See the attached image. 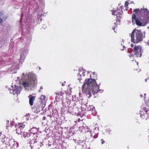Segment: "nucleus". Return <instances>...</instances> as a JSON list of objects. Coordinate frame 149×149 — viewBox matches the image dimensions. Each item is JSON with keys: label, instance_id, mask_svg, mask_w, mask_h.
Instances as JSON below:
<instances>
[{"label": "nucleus", "instance_id": "nucleus-1", "mask_svg": "<svg viewBox=\"0 0 149 149\" xmlns=\"http://www.w3.org/2000/svg\"><path fill=\"white\" fill-rule=\"evenodd\" d=\"M132 15V21L133 24H135L139 26L142 25V23H148L149 21V11L146 8H136L133 10Z\"/></svg>", "mask_w": 149, "mask_h": 149}, {"label": "nucleus", "instance_id": "nucleus-2", "mask_svg": "<svg viewBox=\"0 0 149 149\" xmlns=\"http://www.w3.org/2000/svg\"><path fill=\"white\" fill-rule=\"evenodd\" d=\"M145 33L142 32L141 30L134 29L130 35L131 42L137 43L142 41L145 37Z\"/></svg>", "mask_w": 149, "mask_h": 149}, {"label": "nucleus", "instance_id": "nucleus-3", "mask_svg": "<svg viewBox=\"0 0 149 149\" xmlns=\"http://www.w3.org/2000/svg\"><path fill=\"white\" fill-rule=\"evenodd\" d=\"M37 83V79L34 76H31L30 77L25 79L21 83V84L24 88L33 87L36 85Z\"/></svg>", "mask_w": 149, "mask_h": 149}, {"label": "nucleus", "instance_id": "nucleus-4", "mask_svg": "<svg viewBox=\"0 0 149 149\" xmlns=\"http://www.w3.org/2000/svg\"><path fill=\"white\" fill-rule=\"evenodd\" d=\"M86 83L88 85H90L92 90V93L93 94L98 92L101 93L102 92L101 90L99 89V86L95 79H93L92 78L87 79Z\"/></svg>", "mask_w": 149, "mask_h": 149}, {"label": "nucleus", "instance_id": "nucleus-5", "mask_svg": "<svg viewBox=\"0 0 149 149\" xmlns=\"http://www.w3.org/2000/svg\"><path fill=\"white\" fill-rule=\"evenodd\" d=\"M87 79L86 80L85 82L82 86V91L84 93L86 94L88 97L90 98L92 96V88L90 85H88L87 84Z\"/></svg>", "mask_w": 149, "mask_h": 149}, {"label": "nucleus", "instance_id": "nucleus-6", "mask_svg": "<svg viewBox=\"0 0 149 149\" xmlns=\"http://www.w3.org/2000/svg\"><path fill=\"white\" fill-rule=\"evenodd\" d=\"M45 106L44 102L42 103L40 102H37L34 105L32 110L34 112L38 113L43 109Z\"/></svg>", "mask_w": 149, "mask_h": 149}, {"label": "nucleus", "instance_id": "nucleus-7", "mask_svg": "<svg viewBox=\"0 0 149 149\" xmlns=\"http://www.w3.org/2000/svg\"><path fill=\"white\" fill-rule=\"evenodd\" d=\"M132 52L135 56L136 57H140L143 51L142 47L139 45H135L134 47Z\"/></svg>", "mask_w": 149, "mask_h": 149}, {"label": "nucleus", "instance_id": "nucleus-8", "mask_svg": "<svg viewBox=\"0 0 149 149\" xmlns=\"http://www.w3.org/2000/svg\"><path fill=\"white\" fill-rule=\"evenodd\" d=\"M12 86V89L10 90V93L13 95H18L19 93L21 90V88L20 86L15 85L14 87Z\"/></svg>", "mask_w": 149, "mask_h": 149}, {"label": "nucleus", "instance_id": "nucleus-9", "mask_svg": "<svg viewBox=\"0 0 149 149\" xmlns=\"http://www.w3.org/2000/svg\"><path fill=\"white\" fill-rule=\"evenodd\" d=\"M112 15H116V16L117 19H120L122 17V14L123 13V11L121 9H117L115 10H112Z\"/></svg>", "mask_w": 149, "mask_h": 149}, {"label": "nucleus", "instance_id": "nucleus-10", "mask_svg": "<svg viewBox=\"0 0 149 149\" xmlns=\"http://www.w3.org/2000/svg\"><path fill=\"white\" fill-rule=\"evenodd\" d=\"M141 117L143 119L147 120L149 118V110H144L141 113Z\"/></svg>", "mask_w": 149, "mask_h": 149}, {"label": "nucleus", "instance_id": "nucleus-11", "mask_svg": "<svg viewBox=\"0 0 149 149\" xmlns=\"http://www.w3.org/2000/svg\"><path fill=\"white\" fill-rule=\"evenodd\" d=\"M56 101H59L60 100H62L63 98V95L64 93L62 92H58L56 93Z\"/></svg>", "mask_w": 149, "mask_h": 149}, {"label": "nucleus", "instance_id": "nucleus-12", "mask_svg": "<svg viewBox=\"0 0 149 149\" xmlns=\"http://www.w3.org/2000/svg\"><path fill=\"white\" fill-rule=\"evenodd\" d=\"M9 140L8 146L13 147L15 143L14 139L11 138H9Z\"/></svg>", "mask_w": 149, "mask_h": 149}, {"label": "nucleus", "instance_id": "nucleus-13", "mask_svg": "<svg viewBox=\"0 0 149 149\" xmlns=\"http://www.w3.org/2000/svg\"><path fill=\"white\" fill-rule=\"evenodd\" d=\"M30 97L29 100V103L31 106H32L34 101L35 100V97L33 96H32L31 95H30L29 96Z\"/></svg>", "mask_w": 149, "mask_h": 149}, {"label": "nucleus", "instance_id": "nucleus-14", "mask_svg": "<svg viewBox=\"0 0 149 149\" xmlns=\"http://www.w3.org/2000/svg\"><path fill=\"white\" fill-rule=\"evenodd\" d=\"M8 140H9V138L6 137H5L2 139L1 140V141L3 144H6V145L8 146Z\"/></svg>", "mask_w": 149, "mask_h": 149}, {"label": "nucleus", "instance_id": "nucleus-15", "mask_svg": "<svg viewBox=\"0 0 149 149\" xmlns=\"http://www.w3.org/2000/svg\"><path fill=\"white\" fill-rule=\"evenodd\" d=\"M25 125L24 123H19L15 126V127H18L21 129H22L25 127Z\"/></svg>", "mask_w": 149, "mask_h": 149}, {"label": "nucleus", "instance_id": "nucleus-16", "mask_svg": "<svg viewBox=\"0 0 149 149\" xmlns=\"http://www.w3.org/2000/svg\"><path fill=\"white\" fill-rule=\"evenodd\" d=\"M40 101H39V102H40L41 103L43 102H45V104L46 103V97L45 95H42L40 98Z\"/></svg>", "mask_w": 149, "mask_h": 149}, {"label": "nucleus", "instance_id": "nucleus-17", "mask_svg": "<svg viewBox=\"0 0 149 149\" xmlns=\"http://www.w3.org/2000/svg\"><path fill=\"white\" fill-rule=\"evenodd\" d=\"M120 19H116V21L114 20L112 22V24L113 25V24H114L115 26L116 27L118 24L120 23Z\"/></svg>", "mask_w": 149, "mask_h": 149}, {"label": "nucleus", "instance_id": "nucleus-18", "mask_svg": "<svg viewBox=\"0 0 149 149\" xmlns=\"http://www.w3.org/2000/svg\"><path fill=\"white\" fill-rule=\"evenodd\" d=\"M30 135V134L26 132H24L23 133V137L25 139H27L29 137Z\"/></svg>", "mask_w": 149, "mask_h": 149}, {"label": "nucleus", "instance_id": "nucleus-19", "mask_svg": "<svg viewBox=\"0 0 149 149\" xmlns=\"http://www.w3.org/2000/svg\"><path fill=\"white\" fill-rule=\"evenodd\" d=\"M97 75L96 73L95 72H93V74L92 76H91V78H93L94 79H95V80L96 79H97Z\"/></svg>", "mask_w": 149, "mask_h": 149}, {"label": "nucleus", "instance_id": "nucleus-20", "mask_svg": "<svg viewBox=\"0 0 149 149\" xmlns=\"http://www.w3.org/2000/svg\"><path fill=\"white\" fill-rule=\"evenodd\" d=\"M16 128V133L18 134H20L21 132V129L18 127H15Z\"/></svg>", "mask_w": 149, "mask_h": 149}, {"label": "nucleus", "instance_id": "nucleus-21", "mask_svg": "<svg viewBox=\"0 0 149 149\" xmlns=\"http://www.w3.org/2000/svg\"><path fill=\"white\" fill-rule=\"evenodd\" d=\"M24 59L25 58L24 56L22 55H20V60L22 61H24Z\"/></svg>", "mask_w": 149, "mask_h": 149}, {"label": "nucleus", "instance_id": "nucleus-22", "mask_svg": "<svg viewBox=\"0 0 149 149\" xmlns=\"http://www.w3.org/2000/svg\"><path fill=\"white\" fill-rule=\"evenodd\" d=\"M128 4H129L128 2L127 1H125V7L127 6H128Z\"/></svg>", "mask_w": 149, "mask_h": 149}, {"label": "nucleus", "instance_id": "nucleus-23", "mask_svg": "<svg viewBox=\"0 0 149 149\" xmlns=\"http://www.w3.org/2000/svg\"><path fill=\"white\" fill-rule=\"evenodd\" d=\"M132 63L134 64V65H138V63H136V61H132Z\"/></svg>", "mask_w": 149, "mask_h": 149}, {"label": "nucleus", "instance_id": "nucleus-24", "mask_svg": "<svg viewBox=\"0 0 149 149\" xmlns=\"http://www.w3.org/2000/svg\"><path fill=\"white\" fill-rule=\"evenodd\" d=\"M101 142L102 144H103L105 142V141L103 139H101Z\"/></svg>", "mask_w": 149, "mask_h": 149}, {"label": "nucleus", "instance_id": "nucleus-25", "mask_svg": "<svg viewBox=\"0 0 149 149\" xmlns=\"http://www.w3.org/2000/svg\"><path fill=\"white\" fill-rule=\"evenodd\" d=\"M3 22V19L0 17V23H1Z\"/></svg>", "mask_w": 149, "mask_h": 149}, {"label": "nucleus", "instance_id": "nucleus-26", "mask_svg": "<svg viewBox=\"0 0 149 149\" xmlns=\"http://www.w3.org/2000/svg\"><path fill=\"white\" fill-rule=\"evenodd\" d=\"M130 46H131V47H134V45L132 44H131L130 45Z\"/></svg>", "mask_w": 149, "mask_h": 149}, {"label": "nucleus", "instance_id": "nucleus-27", "mask_svg": "<svg viewBox=\"0 0 149 149\" xmlns=\"http://www.w3.org/2000/svg\"><path fill=\"white\" fill-rule=\"evenodd\" d=\"M46 119V118L45 117H44L43 118V120H45V119Z\"/></svg>", "mask_w": 149, "mask_h": 149}, {"label": "nucleus", "instance_id": "nucleus-28", "mask_svg": "<svg viewBox=\"0 0 149 149\" xmlns=\"http://www.w3.org/2000/svg\"><path fill=\"white\" fill-rule=\"evenodd\" d=\"M115 27H115H115H113V28H112L113 29L114 31H115V28H115Z\"/></svg>", "mask_w": 149, "mask_h": 149}, {"label": "nucleus", "instance_id": "nucleus-29", "mask_svg": "<svg viewBox=\"0 0 149 149\" xmlns=\"http://www.w3.org/2000/svg\"><path fill=\"white\" fill-rule=\"evenodd\" d=\"M33 129V128H32L30 130L31 131H32V130Z\"/></svg>", "mask_w": 149, "mask_h": 149}]
</instances>
